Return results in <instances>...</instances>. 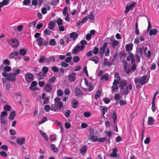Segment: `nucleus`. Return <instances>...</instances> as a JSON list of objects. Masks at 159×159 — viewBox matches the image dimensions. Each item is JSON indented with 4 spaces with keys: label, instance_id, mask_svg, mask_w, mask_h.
I'll return each mask as SVG.
<instances>
[{
    "label": "nucleus",
    "instance_id": "nucleus-1",
    "mask_svg": "<svg viewBox=\"0 0 159 159\" xmlns=\"http://www.w3.org/2000/svg\"><path fill=\"white\" fill-rule=\"evenodd\" d=\"M127 82L125 80H123L120 81L119 83V87L121 90H124L123 94L126 95L129 94V91L132 89V84L130 83L129 86L127 85Z\"/></svg>",
    "mask_w": 159,
    "mask_h": 159
},
{
    "label": "nucleus",
    "instance_id": "nucleus-2",
    "mask_svg": "<svg viewBox=\"0 0 159 159\" xmlns=\"http://www.w3.org/2000/svg\"><path fill=\"white\" fill-rule=\"evenodd\" d=\"M147 76L145 75L142 76L140 79L136 78L134 79V82L136 85V87L137 89H139L141 87V85H142L145 84L148 82V81H146Z\"/></svg>",
    "mask_w": 159,
    "mask_h": 159
},
{
    "label": "nucleus",
    "instance_id": "nucleus-3",
    "mask_svg": "<svg viewBox=\"0 0 159 159\" xmlns=\"http://www.w3.org/2000/svg\"><path fill=\"white\" fill-rule=\"evenodd\" d=\"M112 153L110 155V156L111 157H115L117 159H119L120 158L119 155L117 153L118 149L116 147L112 149Z\"/></svg>",
    "mask_w": 159,
    "mask_h": 159
},
{
    "label": "nucleus",
    "instance_id": "nucleus-4",
    "mask_svg": "<svg viewBox=\"0 0 159 159\" xmlns=\"http://www.w3.org/2000/svg\"><path fill=\"white\" fill-rule=\"evenodd\" d=\"M25 79L27 82L30 83L34 80V76L30 73H27L25 75Z\"/></svg>",
    "mask_w": 159,
    "mask_h": 159
},
{
    "label": "nucleus",
    "instance_id": "nucleus-5",
    "mask_svg": "<svg viewBox=\"0 0 159 159\" xmlns=\"http://www.w3.org/2000/svg\"><path fill=\"white\" fill-rule=\"evenodd\" d=\"M108 45L107 43H105L103 45L102 47H100L99 48V54L102 57L103 56V54L104 53L105 49L107 47Z\"/></svg>",
    "mask_w": 159,
    "mask_h": 159
},
{
    "label": "nucleus",
    "instance_id": "nucleus-6",
    "mask_svg": "<svg viewBox=\"0 0 159 159\" xmlns=\"http://www.w3.org/2000/svg\"><path fill=\"white\" fill-rule=\"evenodd\" d=\"M94 130L93 129H91L89 131V134L88 137V139L92 142H94V140L95 138H97V136H94Z\"/></svg>",
    "mask_w": 159,
    "mask_h": 159
},
{
    "label": "nucleus",
    "instance_id": "nucleus-7",
    "mask_svg": "<svg viewBox=\"0 0 159 159\" xmlns=\"http://www.w3.org/2000/svg\"><path fill=\"white\" fill-rule=\"evenodd\" d=\"M16 76L12 72L9 73L7 77V80L9 81H14L16 80Z\"/></svg>",
    "mask_w": 159,
    "mask_h": 159
},
{
    "label": "nucleus",
    "instance_id": "nucleus-8",
    "mask_svg": "<svg viewBox=\"0 0 159 159\" xmlns=\"http://www.w3.org/2000/svg\"><path fill=\"white\" fill-rule=\"evenodd\" d=\"M129 56H127L126 60L128 61H129L131 60V64L134 63V57L133 54L131 52H129Z\"/></svg>",
    "mask_w": 159,
    "mask_h": 159
},
{
    "label": "nucleus",
    "instance_id": "nucleus-9",
    "mask_svg": "<svg viewBox=\"0 0 159 159\" xmlns=\"http://www.w3.org/2000/svg\"><path fill=\"white\" fill-rule=\"evenodd\" d=\"M75 96L78 97H82L84 95L83 93L81 92L80 89L77 87L75 88Z\"/></svg>",
    "mask_w": 159,
    "mask_h": 159
},
{
    "label": "nucleus",
    "instance_id": "nucleus-10",
    "mask_svg": "<svg viewBox=\"0 0 159 159\" xmlns=\"http://www.w3.org/2000/svg\"><path fill=\"white\" fill-rule=\"evenodd\" d=\"M75 72H72L68 76V80L70 82H72L75 80Z\"/></svg>",
    "mask_w": 159,
    "mask_h": 159
},
{
    "label": "nucleus",
    "instance_id": "nucleus-11",
    "mask_svg": "<svg viewBox=\"0 0 159 159\" xmlns=\"http://www.w3.org/2000/svg\"><path fill=\"white\" fill-rule=\"evenodd\" d=\"M100 108H101L100 111L102 112V113L103 115V117H104V115L105 113L108 110L107 107L105 106H100Z\"/></svg>",
    "mask_w": 159,
    "mask_h": 159
},
{
    "label": "nucleus",
    "instance_id": "nucleus-12",
    "mask_svg": "<svg viewBox=\"0 0 159 159\" xmlns=\"http://www.w3.org/2000/svg\"><path fill=\"white\" fill-rule=\"evenodd\" d=\"M45 89L47 92H49L52 90V88L50 84H47L44 86Z\"/></svg>",
    "mask_w": 159,
    "mask_h": 159
},
{
    "label": "nucleus",
    "instance_id": "nucleus-13",
    "mask_svg": "<svg viewBox=\"0 0 159 159\" xmlns=\"http://www.w3.org/2000/svg\"><path fill=\"white\" fill-rule=\"evenodd\" d=\"M55 107L57 109L60 110L63 106V103L61 102H58L55 103Z\"/></svg>",
    "mask_w": 159,
    "mask_h": 159
},
{
    "label": "nucleus",
    "instance_id": "nucleus-14",
    "mask_svg": "<svg viewBox=\"0 0 159 159\" xmlns=\"http://www.w3.org/2000/svg\"><path fill=\"white\" fill-rule=\"evenodd\" d=\"M25 139L24 138H18L16 140V142L17 144L20 145H22L25 141Z\"/></svg>",
    "mask_w": 159,
    "mask_h": 159
},
{
    "label": "nucleus",
    "instance_id": "nucleus-15",
    "mask_svg": "<svg viewBox=\"0 0 159 159\" xmlns=\"http://www.w3.org/2000/svg\"><path fill=\"white\" fill-rule=\"evenodd\" d=\"M78 36V35L77 33L73 32L70 34V38L74 40L76 39Z\"/></svg>",
    "mask_w": 159,
    "mask_h": 159
},
{
    "label": "nucleus",
    "instance_id": "nucleus-16",
    "mask_svg": "<svg viewBox=\"0 0 159 159\" xmlns=\"http://www.w3.org/2000/svg\"><path fill=\"white\" fill-rule=\"evenodd\" d=\"M79 49V44H78L75 46L74 48L72 50V53L74 54H77L78 52L80 51Z\"/></svg>",
    "mask_w": 159,
    "mask_h": 159
},
{
    "label": "nucleus",
    "instance_id": "nucleus-17",
    "mask_svg": "<svg viewBox=\"0 0 159 159\" xmlns=\"http://www.w3.org/2000/svg\"><path fill=\"white\" fill-rule=\"evenodd\" d=\"M11 41L12 43H16V45H13L11 46L12 47H13V48L17 47L19 45L20 43H19V42H18L17 39H16V38H12V39H11Z\"/></svg>",
    "mask_w": 159,
    "mask_h": 159
},
{
    "label": "nucleus",
    "instance_id": "nucleus-18",
    "mask_svg": "<svg viewBox=\"0 0 159 159\" xmlns=\"http://www.w3.org/2000/svg\"><path fill=\"white\" fill-rule=\"evenodd\" d=\"M78 103L75 99H74L72 101V107L75 109H76L78 106Z\"/></svg>",
    "mask_w": 159,
    "mask_h": 159
},
{
    "label": "nucleus",
    "instance_id": "nucleus-19",
    "mask_svg": "<svg viewBox=\"0 0 159 159\" xmlns=\"http://www.w3.org/2000/svg\"><path fill=\"white\" fill-rule=\"evenodd\" d=\"M106 139V138L105 137H101L99 139L97 137V138H95L94 140V142H98L99 143H102L104 142Z\"/></svg>",
    "mask_w": 159,
    "mask_h": 159
},
{
    "label": "nucleus",
    "instance_id": "nucleus-20",
    "mask_svg": "<svg viewBox=\"0 0 159 159\" xmlns=\"http://www.w3.org/2000/svg\"><path fill=\"white\" fill-rule=\"evenodd\" d=\"M133 44L132 43L127 44L125 46L126 50L129 52V51L132 50L133 49Z\"/></svg>",
    "mask_w": 159,
    "mask_h": 159
},
{
    "label": "nucleus",
    "instance_id": "nucleus-21",
    "mask_svg": "<svg viewBox=\"0 0 159 159\" xmlns=\"http://www.w3.org/2000/svg\"><path fill=\"white\" fill-rule=\"evenodd\" d=\"M55 21H51L48 24V27L49 29L51 30H52L55 27Z\"/></svg>",
    "mask_w": 159,
    "mask_h": 159
},
{
    "label": "nucleus",
    "instance_id": "nucleus-22",
    "mask_svg": "<svg viewBox=\"0 0 159 159\" xmlns=\"http://www.w3.org/2000/svg\"><path fill=\"white\" fill-rule=\"evenodd\" d=\"M46 62L50 63L51 62H54L55 60V57L54 56H51L49 58H46Z\"/></svg>",
    "mask_w": 159,
    "mask_h": 159
},
{
    "label": "nucleus",
    "instance_id": "nucleus-23",
    "mask_svg": "<svg viewBox=\"0 0 159 159\" xmlns=\"http://www.w3.org/2000/svg\"><path fill=\"white\" fill-rule=\"evenodd\" d=\"M16 116V112L15 111H13L11 112L10 114L9 118L11 120L14 119Z\"/></svg>",
    "mask_w": 159,
    "mask_h": 159
},
{
    "label": "nucleus",
    "instance_id": "nucleus-24",
    "mask_svg": "<svg viewBox=\"0 0 159 159\" xmlns=\"http://www.w3.org/2000/svg\"><path fill=\"white\" fill-rule=\"evenodd\" d=\"M13 72H12L16 76L17 75L20 74V71L19 69H17L16 67L13 68H12Z\"/></svg>",
    "mask_w": 159,
    "mask_h": 159
},
{
    "label": "nucleus",
    "instance_id": "nucleus-25",
    "mask_svg": "<svg viewBox=\"0 0 159 159\" xmlns=\"http://www.w3.org/2000/svg\"><path fill=\"white\" fill-rule=\"evenodd\" d=\"M157 32V30L156 29H152L149 31V35L150 36L152 35H155Z\"/></svg>",
    "mask_w": 159,
    "mask_h": 159
},
{
    "label": "nucleus",
    "instance_id": "nucleus-26",
    "mask_svg": "<svg viewBox=\"0 0 159 159\" xmlns=\"http://www.w3.org/2000/svg\"><path fill=\"white\" fill-rule=\"evenodd\" d=\"M119 43V41L116 40H112V42L111 43V47L113 48H115L116 46H117Z\"/></svg>",
    "mask_w": 159,
    "mask_h": 159
},
{
    "label": "nucleus",
    "instance_id": "nucleus-27",
    "mask_svg": "<svg viewBox=\"0 0 159 159\" xmlns=\"http://www.w3.org/2000/svg\"><path fill=\"white\" fill-rule=\"evenodd\" d=\"M38 42V44L39 46H42L43 44V39L41 37H39L37 39Z\"/></svg>",
    "mask_w": 159,
    "mask_h": 159
},
{
    "label": "nucleus",
    "instance_id": "nucleus-28",
    "mask_svg": "<svg viewBox=\"0 0 159 159\" xmlns=\"http://www.w3.org/2000/svg\"><path fill=\"white\" fill-rule=\"evenodd\" d=\"M89 60L92 61H94L95 64H97L98 60V59L97 56H93L90 58H89Z\"/></svg>",
    "mask_w": 159,
    "mask_h": 159
},
{
    "label": "nucleus",
    "instance_id": "nucleus-29",
    "mask_svg": "<svg viewBox=\"0 0 159 159\" xmlns=\"http://www.w3.org/2000/svg\"><path fill=\"white\" fill-rule=\"evenodd\" d=\"M107 59L106 58H104L103 60V64L105 66H110L112 65V63L110 62H107Z\"/></svg>",
    "mask_w": 159,
    "mask_h": 159
},
{
    "label": "nucleus",
    "instance_id": "nucleus-30",
    "mask_svg": "<svg viewBox=\"0 0 159 159\" xmlns=\"http://www.w3.org/2000/svg\"><path fill=\"white\" fill-rule=\"evenodd\" d=\"M9 1L10 0H3L2 2H0V4L3 7L4 6L8 5Z\"/></svg>",
    "mask_w": 159,
    "mask_h": 159
},
{
    "label": "nucleus",
    "instance_id": "nucleus-31",
    "mask_svg": "<svg viewBox=\"0 0 159 159\" xmlns=\"http://www.w3.org/2000/svg\"><path fill=\"white\" fill-rule=\"evenodd\" d=\"M19 51L20 54L21 55L24 56L26 54L27 51L25 48L20 49Z\"/></svg>",
    "mask_w": 159,
    "mask_h": 159
},
{
    "label": "nucleus",
    "instance_id": "nucleus-32",
    "mask_svg": "<svg viewBox=\"0 0 159 159\" xmlns=\"http://www.w3.org/2000/svg\"><path fill=\"white\" fill-rule=\"evenodd\" d=\"M87 149V147L84 146H83L80 149V153L82 154H84L86 152Z\"/></svg>",
    "mask_w": 159,
    "mask_h": 159
},
{
    "label": "nucleus",
    "instance_id": "nucleus-33",
    "mask_svg": "<svg viewBox=\"0 0 159 159\" xmlns=\"http://www.w3.org/2000/svg\"><path fill=\"white\" fill-rule=\"evenodd\" d=\"M153 120L155 121V120L153 119L152 117H148V125H153Z\"/></svg>",
    "mask_w": 159,
    "mask_h": 159
},
{
    "label": "nucleus",
    "instance_id": "nucleus-34",
    "mask_svg": "<svg viewBox=\"0 0 159 159\" xmlns=\"http://www.w3.org/2000/svg\"><path fill=\"white\" fill-rule=\"evenodd\" d=\"M101 91L100 90H98L97 91L96 93L94 96L95 99L97 100L100 96L101 95Z\"/></svg>",
    "mask_w": 159,
    "mask_h": 159
},
{
    "label": "nucleus",
    "instance_id": "nucleus-35",
    "mask_svg": "<svg viewBox=\"0 0 159 159\" xmlns=\"http://www.w3.org/2000/svg\"><path fill=\"white\" fill-rule=\"evenodd\" d=\"M51 148L52 150L54 152H58V149L56 147L54 144H52L51 145Z\"/></svg>",
    "mask_w": 159,
    "mask_h": 159
},
{
    "label": "nucleus",
    "instance_id": "nucleus-36",
    "mask_svg": "<svg viewBox=\"0 0 159 159\" xmlns=\"http://www.w3.org/2000/svg\"><path fill=\"white\" fill-rule=\"evenodd\" d=\"M11 107L8 105H5L4 107V109L6 111H10L11 110Z\"/></svg>",
    "mask_w": 159,
    "mask_h": 159
},
{
    "label": "nucleus",
    "instance_id": "nucleus-37",
    "mask_svg": "<svg viewBox=\"0 0 159 159\" xmlns=\"http://www.w3.org/2000/svg\"><path fill=\"white\" fill-rule=\"evenodd\" d=\"M52 32L48 29H45L43 31V34L47 36H48Z\"/></svg>",
    "mask_w": 159,
    "mask_h": 159
},
{
    "label": "nucleus",
    "instance_id": "nucleus-38",
    "mask_svg": "<svg viewBox=\"0 0 159 159\" xmlns=\"http://www.w3.org/2000/svg\"><path fill=\"white\" fill-rule=\"evenodd\" d=\"M99 51L98 48L97 47H94L92 50L93 53L95 55L97 54L98 53Z\"/></svg>",
    "mask_w": 159,
    "mask_h": 159
},
{
    "label": "nucleus",
    "instance_id": "nucleus-39",
    "mask_svg": "<svg viewBox=\"0 0 159 159\" xmlns=\"http://www.w3.org/2000/svg\"><path fill=\"white\" fill-rule=\"evenodd\" d=\"M135 58V62L136 61L137 63H139L140 61V57L137 54H135L134 57V59Z\"/></svg>",
    "mask_w": 159,
    "mask_h": 159
},
{
    "label": "nucleus",
    "instance_id": "nucleus-40",
    "mask_svg": "<svg viewBox=\"0 0 159 159\" xmlns=\"http://www.w3.org/2000/svg\"><path fill=\"white\" fill-rule=\"evenodd\" d=\"M139 30L138 28V23L136 22L135 24V34L137 35L139 34Z\"/></svg>",
    "mask_w": 159,
    "mask_h": 159
},
{
    "label": "nucleus",
    "instance_id": "nucleus-41",
    "mask_svg": "<svg viewBox=\"0 0 159 159\" xmlns=\"http://www.w3.org/2000/svg\"><path fill=\"white\" fill-rule=\"evenodd\" d=\"M42 71L44 74H46L48 71V68L47 66H43L42 69Z\"/></svg>",
    "mask_w": 159,
    "mask_h": 159
},
{
    "label": "nucleus",
    "instance_id": "nucleus-42",
    "mask_svg": "<svg viewBox=\"0 0 159 159\" xmlns=\"http://www.w3.org/2000/svg\"><path fill=\"white\" fill-rule=\"evenodd\" d=\"M46 57H45L43 56L39 59V62L40 63L46 62Z\"/></svg>",
    "mask_w": 159,
    "mask_h": 159
},
{
    "label": "nucleus",
    "instance_id": "nucleus-43",
    "mask_svg": "<svg viewBox=\"0 0 159 159\" xmlns=\"http://www.w3.org/2000/svg\"><path fill=\"white\" fill-rule=\"evenodd\" d=\"M87 16L91 20H94L95 19V16L94 15H93L92 12H91L89 15H88Z\"/></svg>",
    "mask_w": 159,
    "mask_h": 159
},
{
    "label": "nucleus",
    "instance_id": "nucleus-44",
    "mask_svg": "<svg viewBox=\"0 0 159 159\" xmlns=\"http://www.w3.org/2000/svg\"><path fill=\"white\" fill-rule=\"evenodd\" d=\"M0 120L1 124L3 123L6 124L7 123V120L4 117H0Z\"/></svg>",
    "mask_w": 159,
    "mask_h": 159
},
{
    "label": "nucleus",
    "instance_id": "nucleus-45",
    "mask_svg": "<svg viewBox=\"0 0 159 159\" xmlns=\"http://www.w3.org/2000/svg\"><path fill=\"white\" fill-rule=\"evenodd\" d=\"M152 111L153 112H154L156 110V107L155 105V101H152V107L151 108Z\"/></svg>",
    "mask_w": 159,
    "mask_h": 159
},
{
    "label": "nucleus",
    "instance_id": "nucleus-46",
    "mask_svg": "<svg viewBox=\"0 0 159 159\" xmlns=\"http://www.w3.org/2000/svg\"><path fill=\"white\" fill-rule=\"evenodd\" d=\"M73 61L74 62H77L80 60V58L78 56H75L73 57Z\"/></svg>",
    "mask_w": 159,
    "mask_h": 159
},
{
    "label": "nucleus",
    "instance_id": "nucleus-47",
    "mask_svg": "<svg viewBox=\"0 0 159 159\" xmlns=\"http://www.w3.org/2000/svg\"><path fill=\"white\" fill-rule=\"evenodd\" d=\"M57 93L58 96H62L63 95V92L60 89H59L57 91Z\"/></svg>",
    "mask_w": 159,
    "mask_h": 159
},
{
    "label": "nucleus",
    "instance_id": "nucleus-48",
    "mask_svg": "<svg viewBox=\"0 0 159 159\" xmlns=\"http://www.w3.org/2000/svg\"><path fill=\"white\" fill-rule=\"evenodd\" d=\"M108 79V75L105 74L103 75L100 78L101 80H102L105 79L106 80H107Z\"/></svg>",
    "mask_w": 159,
    "mask_h": 159
},
{
    "label": "nucleus",
    "instance_id": "nucleus-49",
    "mask_svg": "<svg viewBox=\"0 0 159 159\" xmlns=\"http://www.w3.org/2000/svg\"><path fill=\"white\" fill-rule=\"evenodd\" d=\"M121 62L123 66V68L125 67V68L126 67L128 66V63L125 60H122Z\"/></svg>",
    "mask_w": 159,
    "mask_h": 159
},
{
    "label": "nucleus",
    "instance_id": "nucleus-50",
    "mask_svg": "<svg viewBox=\"0 0 159 159\" xmlns=\"http://www.w3.org/2000/svg\"><path fill=\"white\" fill-rule=\"evenodd\" d=\"M62 19L59 18H58L57 20V23L58 25V26H60L62 25Z\"/></svg>",
    "mask_w": 159,
    "mask_h": 159
},
{
    "label": "nucleus",
    "instance_id": "nucleus-51",
    "mask_svg": "<svg viewBox=\"0 0 159 159\" xmlns=\"http://www.w3.org/2000/svg\"><path fill=\"white\" fill-rule=\"evenodd\" d=\"M112 118L113 120V122L114 123H115L116 121L117 120V117L115 112H114L112 115Z\"/></svg>",
    "mask_w": 159,
    "mask_h": 159
},
{
    "label": "nucleus",
    "instance_id": "nucleus-52",
    "mask_svg": "<svg viewBox=\"0 0 159 159\" xmlns=\"http://www.w3.org/2000/svg\"><path fill=\"white\" fill-rule=\"evenodd\" d=\"M56 44L55 40L54 39H51L49 42V44L52 46H54Z\"/></svg>",
    "mask_w": 159,
    "mask_h": 159
},
{
    "label": "nucleus",
    "instance_id": "nucleus-53",
    "mask_svg": "<svg viewBox=\"0 0 159 159\" xmlns=\"http://www.w3.org/2000/svg\"><path fill=\"white\" fill-rule=\"evenodd\" d=\"M135 4V2H133L131 3L128 6V7L130 10H132L134 7Z\"/></svg>",
    "mask_w": 159,
    "mask_h": 159
},
{
    "label": "nucleus",
    "instance_id": "nucleus-54",
    "mask_svg": "<svg viewBox=\"0 0 159 159\" xmlns=\"http://www.w3.org/2000/svg\"><path fill=\"white\" fill-rule=\"evenodd\" d=\"M47 118L46 117H43L42 120L39 122L38 124L39 125H41L47 121Z\"/></svg>",
    "mask_w": 159,
    "mask_h": 159
},
{
    "label": "nucleus",
    "instance_id": "nucleus-55",
    "mask_svg": "<svg viewBox=\"0 0 159 159\" xmlns=\"http://www.w3.org/2000/svg\"><path fill=\"white\" fill-rule=\"evenodd\" d=\"M10 61L7 59H5L3 62V64L7 66H9L10 65Z\"/></svg>",
    "mask_w": 159,
    "mask_h": 159
},
{
    "label": "nucleus",
    "instance_id": "nucleus-56",
    "mask_svg": "<svg viewBox=\"0 0 159 159\" xmlns=\"http://www.w3.org/2000/svg\"><path fill=\"white\" fill-rule=\"evenodd\" d=\"M51 70L55 72H58L59 69L56 66H52L51 68Z\"/></svg>",
    "mask_w": 159,
    "mask_h": 159
},
{
    "label": "nucleus",
    "instance_id": "nucleus-57",
    "mask_svg": "<svg viewBox=\"0 0 159 159\" xmlns=\"http://www.w3.org/2000/svg\"><path fill=\"white\" fill-rule=\"evenodd\" d=\"M49 98L50 97L49 96L45 98L43 103V104L44 105L46 104L49 103Z\"/></svg>",
    "mask_w": 159,
    "mask_h": 159
},
{
    "label": "nucleus",
    "instance_id": "nucleus-58",
    "mask_svg": "<svg viewBox=\"0 0 159 159\" xmlns=\"http://www.w3.org/2000/svg\"><path fill=\"white\" fill-rule=\"evenodd\" d=\"M7 115V112L6 111H2L1 113V115L0 116V117H2L6 116Z\"/></svg>",
    "mask_w": 159,
    "mask_h": 159
},
{
    "label": "nucleus",
    "instance_id": "nucleus-59",
    "mask_svg": "<svg viewBox=\"0 0 159 159\" xmlns=\"http://www.w3.org/2000/svg\"><path fill=\"white\" fill-rule=\"evenodd\" d=\"M0 155L3 157H6L7 156V154L4 151H2L0 152Z\"/></svg>",
    "mask_w": 159,
    "mask_h": 159
},
{
    "label": "nucleus",
    "instance_id": "nucleus-60",
    "mask_svg": "<svg viewBox=\"0 0 159 159\" xmlns=\"http://www.w3.org/2000/svg\"><path fill=\"white\" fill-rule=\"evenodd\" d=\"M56 77L55 76H53L49 79L48 82L49 83H52L56 80Z\"/></svg>",
    "mask_w": 159,
    "mask_h": 159
},
{
    "label": "nucleus",
    "instance_id": "nucleus-61",
    "mask_svg": "<svg viewBox=\"0 0 159 159\" xmlns=\"http://www.w3.org/2000/svg\"><path fill=\"white\" fill-rule=\"evenodd\" d=\"M36 21H34L31 22L29 24V27H34L36 25Z\"/></svg>",
    "mask_w": 159,
    "mask_h": 159
},
{
    "label": "nucleus",
    "instance_id": "nucleus-62",
    "mask_svg": "<svg viewBox=\"0 0 159 159\" xmlns=\"http://www.w3.org/2000/svg\"><path fill=\"white\" fill-rule=\"evenodd\" d=\"M140 43L139 38L138 36L137 37L134 39V43L136 45H138Z\"/></svg>",
    "mask_w": 159,
    "mask_h": 159
},
{
    "label": "nucleus",
    "instance_id": "nucleus-63",
    "mask_svg": "<svg viewBox=\"0 0 159 159\" xmlns=\"http://www.w3.org/2000/svg\"><path fill=\"white\" fill-rule=\"evenodd\" d=\"M104 102L106 104H108L110 102V100L109 98H105L103 99Z\"/></svg>",
    "mask_w": 159,
    "mask_h": 159
},
{
    "label": "nucleus",
    "instance_id": "nucleus-64",
    "mask_svg": "<svg viewBox=\"0 0 159 159\" xmlns=\"http://www.w3.org/2000/svg\"><path fill=\"white\" fill-rule=\"evenodd\" d=\"M89 18L87 16H85L81 21L80 23L82 24H84L88 20Z\"/></svg>",
    "mask_w": 159,
    "mask_h": 159
}]
</instances>
